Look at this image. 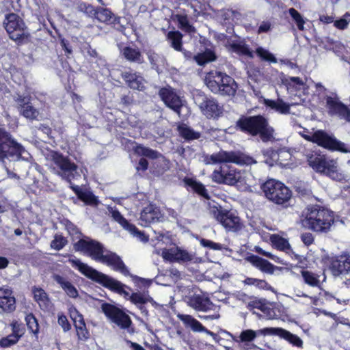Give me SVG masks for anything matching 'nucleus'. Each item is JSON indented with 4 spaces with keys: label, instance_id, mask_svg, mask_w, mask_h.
<instances>
[{
    "label": "nucleus",
    "instance_id": "obj_1",
    "mask_svg": "<svg viewBox=\"0 0 350 350\" xmlns=\"http://www.w3.org/2000/svg\"><path fill=\"white\" fill-rule=\"evenodd\" d=\"M68 261L73 267L79 270L83 275L99 283L104 287L123 295L124 298L130 300L133 304L139 305V309L142 312L144 311L142 305L153 301L148 291L143 290L130 294L129 292L125 290L126 288H128L126 285L103 273L98 272L87 264L82 262L80 260L71 258Z\"/></svg>",
    "mask_w": 350,
    "mask_h": 350
},
{
    "label": "nucleus",
    "instance_id": "obj_2",
    "mask_svg": "<svg viewBox=\"0 0 350 350\" xmlns=\"http://www.w3.org/2000/svg\"><path fill=\"white\" fill-rule=\"evenodd\" d=\"M75 247L77 250L87 254L93 260L107 265L113 269L123 271L125 269L119 256L113 252L105 250L102 245L95 241L81 239L75 243Z\"/></svg>",
    "mask_w": 350,
    "mask_h": 350
},
{
    "label": "nucleus",
    "instance_id": "obj_3",
    "mask_svg": "<svg viewBox=\"0 0 350 350\" xmlns=\"http://www.w3.org/2000/svg\"><path fill=\"white\" fill-rule=\"evenodd\" d=\"M304 215L303 226L316 232H326L334 223L333 212L317 205L308 206Z\"/></svg>",
    "mask_w": 350,
    "mask_h": 350
},
{
    "label": "nucleus",
    "instance_id": "obj_4",
    "mask_svg": "<svg viewBox=\"0 0 350 350\" xmlns=\"http://www.w3.org/2000/svg\"><path fill=\"white\" fill-rule=\"evenodd\" d=\"M306 157L309 165L316 172L324 174L336 181L349 179V174L338 168L336 160L326 159L324 155L315 152L308 153Z\"/></svg>",
    "mask_w": 350,
    "mask_h": 350
},
{
    "label": "nucleus",
    "instance_id": "obj_5",
    "mask_svg": "<svg viewBox=\"0 0 350 350\" xmlns=\"http://www.w3.org/2000/svg\"><path fill=\"white\" fill-rule=\"evenodd\" d=\"M204 82L212 92L221 95L233 96L237 88L236 82L231 77L218 70L206 73Z\"/></svg>",
    "mask_w": 350,
    "mask_h": 350
},
{
    "label": "nucleus",
    "instance_id": "obj_6",
    "mask_svg": "<svg viewBox=\"0 0 350 350\" xmlns=\"http://www.w3.org/2000/svg\"><path fill=\"white\" fill-rule=\"evenodd\" d=\"M237 126L241 131L252 135L260 134L263 142L270 141L273 138V129L268 126L267 120L262 116L241 118L237 122Z\"/></svg>",
    "mask_w": 350,
    "mask_h": 350
},
{
    "label": "nucleus",
    "instance_id": "obj_7",
    "mask_svg": "<svg viewBox=\"0 0 350 350\" xmlns=\"http://www.w3.org/2000/svg\"><path fill=\"white\" fill-rule=\"evenodd\" d=\"M267 199L278 204H283L289 201L292 193L291 190L282 182L269 179L261 187Z\"/></svg>",
    "mask_w": 350,
    "mask_h": 350
},
{
    "label": "nucleus",
    "instance_id": "obj_8",
    "mask_svg": "<svg viewBox=\"0 0 350 350\" xmlns=\"http://www.w3.org/2000/svg\"><path fill=\"white\" fill-rule=\"evenodd\" d=\"M204 162L207 165L217 164L221 163H234L239 165H252L256 163V161L245 154H239L234 152L221 150L218 152L207 155L204 158Z\"/></svg>",
    "mask_w": 350,
    "mask_h": 350
},
{
    "label": "nucleus",
    "instance_id": "obj_9",
    "mask_svg": "<svg viewBox=\"0 0 350 350\" xmlns=\"http://www.w3.org/2000/svg\"><path fill=\"white\" fill-rule=\"evenodd\" d=\"M25 148L5 130L0 129V160L5 158H26Z\"/></svg>",
    "mask_w": 350,
    "mask_h": 350
},
{
    "label": "nucleus",
    "instance_id": "obj_10",
    "mask_svg": "<svg viewBox=\"0 0 350 350\" xmlns=\"http://www.w3.org/2000/svg\"><path fill=\"white\" fill-rule=\"evenodd\" d=\"M211 213L215 218L228 230L237 231L241 228L239 217L229 211H221V206L214 200L208 202Z\"/></svg>",
    "mask_w": 350,
    "mask_h": 350
},
{
    "label": "nucleus",
    "instance_id": "obj_11",
    "mask_svg": "<svg viewBox=\"0 0 350 350\" xmlns=\"http://www.w3.org/2000/svg\"><path fill=\"white\" fill-rule=\"evenodd\" d=\"M301 135L304 139L314 142L324 148L334 150H338L342 152H350L344 143L336 140L335 138L328 135L323 131H317L312 135H308L304 133H301Z\"/></svg>",
    "mask_w": 350,
    "mask_h": 350
},
{
    "label": "nucleus",
    "instance_id": "obj_12",
    "mask_svg": "<svg viewBox=\"0 0 350 350\" xmlns=\"http://www.w3.org/2000/svg\"><path fill=\"white\" fill-rule=\"evenodd\" d=\"M47 159L53 162L59 168L60 170L57 172V174L62 178L70 181L75 178L77 166L74 163L70 162L61 154L54 151H51L48 154Z\"/></svg>",
    "mask_w": 350,
    "mask_h": 350
},
{
    "label": "nucleus",
    "instance_id": "obj_13",
    "mask_svg": "<svg viewBox=\"0 0 350 350\" xmlns=\"http://www.w3.org/2000/svg\"><path fill=\"white\" fill-rule=\"evenodd\" d=\"M101 309L110 321L121 329H126L130 327L131 324V318L121 309L107 303L103 304Z\"/></svg>",
    "mask_w": 350,
    "mask_h": 350
},
{
    "label": "nucleus",
    "instance_id": "obj_14",
    "mask_svg": "<svg viewBox=\"0 0 350 350\" xmlns=\"http://www.w3.org/2000/svg\"><path fill=\"white\" fill-rule=\"evenodd\" d=\"M212 180L219 184L228 185H237L239 178L241 177V171L230 166L224 165L219 170H215L212 174Z\"/></svg>",
    "mask_w": 350,
    "mask_h": 350
},
{
    "label": "nucleus",
    "instance_id": "obj_15",
    "mask_svg": "<svg viewBox=\"0 0 350 350\" xmlns=\"http://www.w3.org/2000/svg\"><path fill=\"white\" fill-rule=\"evenodd\" d=\"M194 101L207 118H216L221 113V107L217 102L213 98H207L201 92H197L194 95Z\"/></svg>",
    "mask_w": 350,
    "mask_h": 350
},
{
    "label": "nucleus",
    "instance_id": "obj_16",
    "mask_svg": "<svg viewBox=\"0 0 350 350\" xmlns=\"http://www.w3.org/2000/svg\"><path fill=\"white\" fill-rule=\"evenodd\" d=\"M3 23L11 39L18 40L24 35L25 25L18 15L13 13L7 15Z\"/></svg>",
    "mask_w": 350,
    "mask_h": 350
},
{
    "label": "nucleus",
    "instance_id": "obj_17",
    "mask_svg": "<svg viewBox=\"0 0 350 350\" xmlns=\"http://www.w3.org/2000/svg\"><path fill=\"white\" fill-rule=\"evenodd\" d=\"M157 242L154 243L155 251L157 254H161L165 260L170 262H174V257L176 256L175 250L177 246L172 245L169 248L163 247V245H167L171 243V239L168 235L163 233L156 234L155 237Z\"/></svg>",
    "mask_w": 350,
    "mask_h": 350
},
{
    "label": "nucleus",
    "instance_id": "obj_18",
    "mask_svg": "<svg viewBox=\"0 0 350 350\" xmlns=\"http://www.w3.org/2000/svg\"><path fill=\"white\" fill-rule=\"evenodd\" d=\"M258 334L262 336H278L297 347L303 345V341L299 336L280 327H265L258 330Z\"/></svg>",
    "mask_w": 350,
    "mask_h": 350
},
{
    "label": "nucleus",
    "instance_id": "obj_19",
    "mask_svg": "<svg viewBox=\"0 0 350 350\" xmlns=\"http://www.w3.org/2000/svg\"><path fill=\"white\" fill-rule=\"evenodd\" d=\"M109 212L111 215L113 219L117 221L126 230H127L132 236L136 237L139 241L146 243L148 241V237L142 231H139L134 225L129 223V221L122 217L120 213L113 208H109Z\"/></svg>",
    "mask_w": 350,
    "mask_h": 350
},
{
    "label": "nucleus",
    "instance_id": "obj_20",
    "mask_svg": "<svg viewBox=\"0 0 350 350\" xmlns=\"http://www.w3.org/2000/svg\"><path fill=\"white\" fill-rule=\"evenodd\" d=\"M159 96L165 105L180 115L183 100L175 90L170 87L163 88L159 91Z\"/></svg>",
    "mask_w": 350,
    "mask_h": 350
},
{
    "label": "nucleus",
    "instance_id": "obj_21",
    "mask_svg": "<svg viewBox=\"0 0 350 350\" xmlns=\"http://www.w3.org/2000/svg\"><path fill=\"white\" fill-rule=\"evenodd\" d=\"M326 106L331 115H336L340 118L350 121V110L342 103L338 96H329L326 97Z\"/></svg>",
    "mask_w": 350,
    "mask_h": 350
},
{
    "label": "nucleus",
    "instance_id": "obj_22",
    "mask_svg": "<svg viewBox=\"0 0 350 350\" xmlns=\"http://www.w3.org/2000/svg\"><path fill=\"white\" fill-rule=\"evenodd\" d=\"M329 269L335 276L350 272V254L332 258Z\"/></svg>",
    "mask_w": 350,
    "mask_h": 350
},
{
    "label": "nucleus",
    "instance_id": "obj_23",
    "mask_svg": "<svg viewBox=\"0 0 350 350\" xmlns=\"http://www.w3.org/2000/svg\"><path fill=\"white\" fill-rule=\"evenodd\" d=\"M187 304L194 310L202 312L215 311L218 309V307L213 304L208 297L200 295L189 297Z\"/></svg>",
    "mask_w": 350,
    "mask_h": 350
},
{
    "label": "nucleus",
    "instance_id": "obj_24",
    "mask_svg": "<svg viewBox=\"0 0 350 350\" xmlns=\"http://www.w3.org/2000/svg\"><path fill=\"white\" fill-rule=\"evenodd\" d=\"M161 217V213L159 208L150 204L145 207L141 213L140 224L142 226H146L151 223L158 221Z\"/></svg>",
    "mask_w": 350,
    "mask_h": 350
},
{
    "label": "nucleus",
    "instance_id": "obj_25",
    "mask_svg": "<svg viewBox=\"0 0 350 350\" xmlns=\"http://www.w3.org/2000/svg\"><path fill=\"white\" fill-rule=\"evenodd\" d=\"M285 82L289 92H295L299 96H301V94L304 95L308 94V86L301 78L291 77L286 79Z\"/></svg>",
    "mask_w": 350,
    "mask_h": 350
},
{
    "label": "nucleus",
    "instance_id": "obj_26",
    "mask_svg": "<svg viewBox=\"0 0 350 350\" xmlns=\"http://www.w3.org/2000/svg\"><path fill=\"white\" fill-rule=\"evenodd\" d=\"M15 298L8 287L0 288V308L4 311L11 312L15 309Z\"/></svg>",
    "mask_w": 350,
    "mask_h": 350
},
{
    "label": "nucleus",
    "instance_id": "obj_27",
    "mask_svg": "<svg viewBox=\"0 0 350 350\" xmlns=\"http://www.w3.org/2000/svg\"><path fill=\"white\" fill-rule=\"evenodd\" d=\"M20 113L26 118L35 119L38 116V111L31 105L28 97L19 96L16 100Z\"/></svg>",
    "mask_w": 350,
    "mask_h": 350
},
{
    "label": "nucleus",
    "instance_id": "obj_28",
    "mask_svg": "<svg viewBox=\"0 0 350 350\" xmlns=\"http://www.w3.org/2000/svg\"><path fill=\"white\" fill-rule=\"evenodd\" d=\"M178 318L187 327H189L193 332H205L206 334L213 336L214 334L206 329L200 322L189 314H178Z\"/></svg>",
    "mask_w": 350,
    "mask_h": 350
},
{
    "label": "nucleus",
    "instance_id": "obj_29",
    "mask_svg": "<svg viewBox=\"0 0 350 350\" xmlns=\"http://www.w3.org/2000/svg\"><path fill=\"white\" fill-rule=\"evenodd\" d=\"M32 293L35 301L38 303L39 307L42 310H49L52 307V303L47 293L41 288L33 287Z\"/></svg>",
    "mask_w": 350,
    "mask_h": 350
},
{
    "label": "nucleus",
    "instance_id": "obj_30",
    "mask_svg": "<svg viewBox=\"0 0 350 350\" xmlns=\"http://www.w3.org/2000/svg\"><path fill=\"white\" fill-rule=\"evenodd\" d=\"M257 184V180L250 172L241 171V177L239 178L237 187L242 191H252Z\"/></svg>",
    "mask_w": 350,
    "mask_h": 350
},
{
    "label": "nucleus",
    "instance_id": "obj_31",
    "mask_svg": "<svg viewBox=\"0 0 350 350\" xmlns=\"http://www.w3.org/2000/svg\"><path fill=\"white\" fill-rule=\"evenodd\" d=\"M122 77L131 88L137 90L144 88L145 80L139 75L126 72L122 74Z\"/></svg>",
    "mask_w": 350,
    "mask_h": 350
},
{
    "label": "nucleus",
    "instance_id": "obj_32",
    "mask_svg": "<svg viewBox=\"0 0 350 350\" xmlns=\"http://www.w3.org/2000/svg\"><path fill=\"white\" fill-rule=\"evenodd\" d=\"M53 280L62 288L64 292L72 298H76L78 296V291L72 284L66 278L55 274L53 275Z\"/></svg>",
    "mask_w": 350,
    "mask_h": 350
},
{
    "label": "nucleus",
    "instance_id": "obj_33",
    "mask_svg": "<svg viewBox=\"0 0 350 350\" xmlns=\"http://www.w3.org/2000/svg\"><path fill=\"white\" fill-rule=\"evenodd\" d=\"M264 104L280 113L288 114L290 113V105L282 99L277 100L264 99Z\"/></svg>",
    "mask_w": 350,
    "mask_h": 350
},
{
    "label": "nucleus",
    "instance_id": "obj_34",
    "mask_svg": "<svg viewBox=\"0 0 350 350\" xmlns=\"http://www.w3.org/2000/svg\"><path fill=\"white\" fill-rule=\"evenodd\" d=\"M250 262L254 266L263 272L273 273L274 271V266L267 260L260 257L253 256L250 258Z\"/></svg>",
    "mask_w": 350,
    "mask_h": 350
},
{
    "label": "nucleus",
    "instance_id": "obj_35",
    "mask_svg": "<svg viewBox=\"0 0 350 350\" xmlns=\"http://www.w3.org/2000/svg\"><path fill=\"white\" fill-rule=\"evenodd\" d=\"M269 239L272 245L278 250L284 251L286 253H289L291 251L290 244L287 239L278 234H271Z\"/></svg>",
    "mask_w": 350,
    "mask_h": 350
},
{
    "label": "nucleus",
    "instance_id": "obj_36",
    "mask_svg": "<svg viewBox=\"0 0 350 350\" xmlns=\"http://www.w3.org/2000/svg\"><path fill=\"white\" fill-rule=\"evenodd\" d=\"M301 275L304 282L312 287H319L321 284V275L308 270H302Z\"/></svg>",
    "mask_w": 350,
    "mask_h": 350
},
{
    "label": "nucleus",
    "instance_id": "obj_37",
    "mask_svg": "<svg viewBox=\"0 0 350 350\" xmlns=\"http://www.w3.org/2000/svg\"><path fill=\"white\" fill-rule=\"evenodd\" d=\"M184 182L186 185L190 187L193 189L196 192L199 193L200 196H203L207 200H210L211 197L208 196L207 190L204 187V186L199 182L192 179V178H185Z\"/></svg>",
    "mask_w": 350,
    "mask_h": 350
},
{
    "label": "nucleus",
    "instance_id": "obj_38",
    "mask_svg": "<svg viewBox=\"0 0 350 350\" xmlns=\"http://www.w3.org/2000/svg\"><path fill=\"white\" fill-rule=\"evenodd\" d=\"M194 59L198 65L202 66L206 63L215 61L216 59V55L212 50L207 49L204 52L195 55Z\"/></svg>",
    "mask_w": 350,
    "mask_h": 350
},
{
    "label": "nucleus",
    "instance_id": "obj_39",
    "mask_svg": "<svg viewBox=\"0 0 350 350\" xmlns=\"http://www.w3.org/2000/svg\"><path fill=\"white\" fill-rule=\"evenodd\" d=\"M122 55L124 57L130 62H135L137 63L142 62V57L140 52L134 48L125 47L122 50Z\"/></svg>",
    "mask_w": 350,
    "mask_h": 350
},
{
    "label": "nucleus",
    "instance_id": "obj_40",
    "mask_svg": "<svg viewBox=\"0 0 350 350\" xmlns=\"http://www.w3.org/2000/svg\"><path fill=\"white\" fill-rule=\"evenodd\" d=\"M167 37L171 46L176 51H181L183 35L179 31H169Z\"/></svg>",
    "mask_w": 350,
    "mask_h": 350
},
{
    "label": "nucleus",
    "instance_id": "obj_41",
    "mask_svg": "<svg viewBox=\"0 0 350 350\" xmlns=\"http://www.w3.org/2000/svg\"><path fill=\"white\" fill-rule=\"evenodd\" d=\"M77 195L80 200L83 201L85 204L90 205H97V198L90 191L87 190L77 191Z\"/></svg>",
    "mask_w": 350,
    "mask_h": 350
},
{
    "label": "nucleus",
    "instance_id": "obj_42",
    "mask_svg": "<svg viewBox=\"0 0 350 350\" xmlns=\"http://www.w3.org/2000/svg\"><path fill=\"white\" fill-rule=\"evenodd\" d=\"M263 154L267 157L269 156L271 161H278L280 157H283L284 160H288L291 158V154L284 150H280L279 152H275L273 150H267L263 151Z\"/></svg>",
    "mask_w": 350,
    "mask_h": 350
},
{
    "label": "nucleus",
    "instance_id": "obj_43",
    "mask_svg": "<svg viewBox=\"0 0 350 350\" xmlns=\"http://www.w3.org/2000/svg\"><path fill=\"white\" fill-rule=\"evenodd\" d=\"M179 134L186 139H195L200 137L199 133L195 132L186 124H182L178 126Z\"/></svg>",
    "mask_w": 350,
    "mask_h": 350
},
{
    "label": "nucleus",
    "instance_id": "obj_44",
    "mask_svg": "<svg viewBox=\"0 0 350 350\" xmlns=\"http://www.w3.org/2000/svg\"><path fill=\"white\" fill-rule=\"evenodd\" d=\"M176 18L178 22L180 29L189 33L195 32V28L189 24L188 18L186 15L177 14L176 16Z\"/></svg>",
    "mask_w": 350,
    "mask_h": 350
},
{
    "label": "nucleus",
    "instance_id": "obj_45",
    "mask_svg": "<svg viewBox=\"0 0 350 350\" xmlns=\"http://www.w3.org/2000/svg\"><path fill=\"white\" fill-rule=\"evenodd\" d=\"M230 50L232 52L240 55H243L250 57H253V53L250 50L248 46L241 43H233L230 45Z\"/></svg>",
    "mask_w": 350,
    "mask_h": 350
},
{
    "label": "nucleus",
    "instance_id": "obj_46",
    "mask_svg": "<svg viewBox=\"0 0 350 350\" xmlns=\"http://www.w3.org/2000/svg\"><path fill=\"white\" fill-rule=\"evenodd\" d=\"M134 151L139 156H144L150 159L157 158L159 154L157 152L140 145L136 146Z\"/></svg>",
    "mask_w": 350,
    "mask_h": 350
},
{
    "label": "nucleus",
    "instance_id": "obj_47",
    "mask_svg": "<svg viewBox=\"0 0 350 350\" xmlns=\"http://www.w3.org/2000/svg\"><path fill=\"white\" fill-rule=\"evenodd\" d=\"M79 340H86L89 338V332L86 328L85 321L74 324Z\"/></svg>",
    "mask_w": 350,
    "mask_h": 350
},
{
    "label": "nucleus",
    "instance_id": "obj_48",
    "mask_svg": "<svg viewBox=\"0 0 350 350\" xmlns=\"http://www.w3.org/2000/svg\"><path fill=\"white\" fill-rule=\"evenodd\" d=\"M256 53L258 57H260L262 60L271 62V63H276L277 59L274 57V55L270 53L268 50L262 48L258 47L256 50Z\"/></svg>",
    "mask_w": 350,
    "mask_h": 350
},
{
    "label": "nucleus",
    "instance_id": "obj_49",
    "mask_svg": "<svg viewBox=\"0 0 350 350\" xmlns=\"http://www.w3.org/2000/svg\"><path fill=\"white\" fill-rule=\"evenodd\" d=\"M288 12L295 22L297 28L299 30L303 31L304 29L305 21L302 16L294 8H290Z\"/></svg>",
    "mask_w": 350,
    "mask_h": 350
},
{
    "label": "nucleus",
    "instance_id": "obj_50",
    "mask_svg": "<svg viewBox=\"0 0 350 350\" xmlns=\"http://www.w3.org/2000/svg\"><path fill=\"white\" fill-rule=\"evenodd\" d=\"M94 15H95L96 18L98 21L105 23L111 20L112 14L108 9L100 8L97 10H95Z\"/></svg>",
    "mask_w": 350,
    "mask_h": 350
},
{
    "label": "nucleus",
    "instance_id": "obj_51",
    "mask_svg": "<svg viewBox=\"0 0 350 350\" xmlns=\"http://www.w3.org/2000/svg\"><path fill=\"white\" fill-rule=\"evenodd\" d=\"M174 251L176 252L174 262H187L192 260V256L186 250H181L177 247Z\"/></svg>",
    "mask_w": 350,
    "mask_h": 350
},
{
    "label": "nucleus",
    "instance_id": "obj_52",
    "mask_svg": "<svg viewBox=\"0 0 350 350\" xmlns=\"http://www.w3.org/2000/svg\"><path fill=\"white\" fill-rule=\"evenodd\" d=\"M25 321L27 323V325L28 328L32 333L36 334L38 332V331H39L38 323L36 319L35 318V317L33 314H27L25 317Z\"/></svg>",
    "mask_w": 350,
    "mask_h": 350
},
{
    "label": "nucleus",
    "instance_id": "obj_53",
    "mask_svg": "<svg viewBox=\"0 0 350 350\" xmlns=\"http://www.w3.org/2000/svg\"><path fill=\"white\" fill-rule=\"evenodd\" d=\"M258 334V331L256 332L252 329H246L241 333L239 339L242 342H252L256 338Z\"/></svg>",
    "mask_w": 350,
    "mask_h": 350
},
{
    "label": "nucleus",
    "instance_id": "obj_54",
    "mask_svg": "<svg viewBox=\"0 0 350 350\" xmlns=\"http://www.w3.org/2000/svg\"><path fill=\"white\" fill-rule=\"evenodd\" d=\"M255 251L260 254H262L263 256L269 257V258H271V260H274L275 262H276L278 263H280V264L284 265H287V263L281 258H280L277 256H275L269 252H265L259 246L255 247Z\"/></svg>",
    "mask_w": 350,
    "mask_h": 350
},
{
    "label": "nucleus",
    "instance_id": "obj_55",
    "mask_svg": "<svg viewBox=\"0 0 350 350\" xmlns=\"http://www.w3.org/2000/svg\"><path fill=\"white\" fill-rule=\"evenodd\" d=\"M67 241L61 235H55L51 243V247L56 250H60L66 244Z\"/></svg>",
    "mask_w": 350,
    "mask_h": 350
},
{
    "label": "nucleus",
    "instance_id": "obj_56",
    "mask_svg": "<svg viewBox=\"0 0 350 350\" xmlns=\"http://www.w3.org/2000/svg\"><path fill=\"white\" fill-rule=\"evenodd\" d=\"M200 243L202 246L204 247H208L213 250H221L223 249V246L221 244L213 242L208 239H200Z\"/></svg>",
    "mask_w": 350,
    "mask_h": 350
},
{
    "label": "nucleus",
    "instance_id": "obj_57",
    "mask_svg": "<svg viewBox=\"0 0 350 350\" xmlns=\"http://www.w3.org/2000/svg\"><path fill=\"white\" fill-rule=\"evenodd\" d=\"M18 339L15 335H9L0 340V346L1 347H9L18 342Z\"/></svg>",
    "mask_w": 350,
    "mask_h": 350
},
{
    "label": "nucleus",
    "instance_id": "obj_58",
    "mask_svg": "<svg viewBox=\"0 0 350 350\" xmlns=\"http://www.w3.org/2000/svg\"><path fill=\"white\" fill-rule=\"evenodd\" d=\"M69 313L70 318L72 319L74 324L83 321V317L81 314L79 312V311L73 307L69 308Z\"/></svg>",
    "mask_w": 350,
    "mask_h": 350
},
{
    "label": "nucleus",
    "instance_id": "obj_59",
    "mask_svg": "<svg viewBox=\"0 0 350 350\" xmlns=\"http://www.w3.org/2000/svg\"><path fill=\"white\" fill-rule=\"evenodd\" d=\"M134 282L139 288L145 290L146 288L150 286L152 283V280L136 277L134 279Z\"/></svg>",
    "mask_w": 350,
    "mask_h": 350
},
{
    "label": "nucleus",
    "instance_id": "obj_60",
    "mask_svg": "<svg viewBox=\"0 0 350 350\" xmlns=\"http://www.w3.org/2000/svg\"><path fill=\"white\" fill-rule=\"evenodd\" d=\"M12 334V335H15L18 339H19L24 334L23 328L21 325L17 321L13 322L11 324Z\"/></svg>",
    "mask_w": 350,
    "mask_h": 350
},
{
    "label": "nucleus",
    "instance_id": "obj_61",
    "mask_svg": "<svg viewBox=\"0 0 350 350\" xmlns=\"http://www.w3.org/2000/svg\"><path fill=\"white\" fill-rule=\"evenodd\" d=\"M58 323L63 328L64 332L68 331L70 329L68 319L64 314H58Z\"/></svg>",
    "mask_w": 350,
    "mask_h": 350
},
{
    "label": "nucleus",
    "instance_id": "obj_62",
    "mask_svg": "<svg viewBox=\"0 0 350 350\" xmlns=\"http://www.w3.org/2000/svg\"><path fill=\"white\" fill-rule=\"evenodd\" d=\"M245 284L249 285H256L262 288H264L267 285V284L263 280H260L250 278L245 279Z\"/></svg>",
    "mask_w": 350,
    "mask_h": 350
},
{
    "label": "nucleus",
    "instance_id": "obj_63",
    "mask_svg": "<svg viewBox=\"0 0 350 350\" xmlns=\"http://www.w3.org/2000/svg\"><path fill=\"white\" fill-rule=\"evenodd\" d=\"M79 8L81 12H85L88 14H94L95 13V9L90 4L81 3L79 5Z\"/></svg>",
    "mask_w": 350,
    "mask_h": 350
},
{
    "label": "nucleus",
    "instance_id": "obj_64",
    "mask_svg": "<svg viewBox=\"0 0 350 350\" xmlns=\"http://www.w3.org/2000/svg\"><path fill=\"white\" fill-rule=\"evenodd\" d=\"M348 24L349 21L347 18H340L334 22V26L339 29H345Z\"/></svg>",
    "mask_w": 350,
    "mask_h": 350
}]
</instances>
